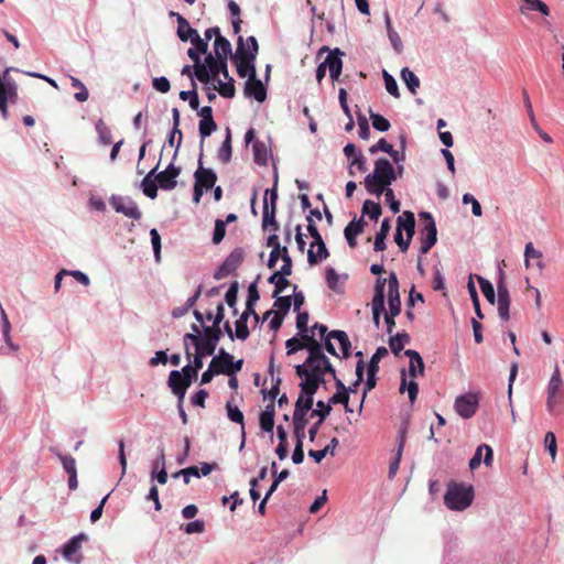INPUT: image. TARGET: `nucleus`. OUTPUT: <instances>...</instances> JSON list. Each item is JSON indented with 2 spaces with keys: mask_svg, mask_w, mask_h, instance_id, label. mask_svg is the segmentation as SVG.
<instances>
[{
  "mask_svg": "<svg viewBox=\"0 0 564 564\" xmlns=\"http://www.w3.org/2000/svg\"><path fill=\"white\" fill-rule=\"evenodd\" d=\"M224 316L225 308L224 305L219 303L216 308L213 326L204 327V332L202 333L200 327L193 324L192 329L194 333L184 336L186 352H189L191 347L195 349V352H215L221 336L219 325Z\"/></svg>",
  "mask_w": 564,
  "mask_h": 564,
  "instance_id": "f257e3e1",
  "label": "nucleus"
},
{
  "mask_svg": "<svg viewBox=\"0 0 564 564\" xmlns=\"http://www.w3.org/2000/svg\"><path fill=\"white\" fill-rule=\"evenodd\" d=\"M388 284V303L389 313L392 316H398L401 312V300L399 293V281L397 274L391 272L389 279L379 278L375 285V295L372 299V315L376 324H379L381 314L386 312L384 307V288Z\"/></svg>",
  "mask_w": 564,
  "mask_h": 564,
  "instance_id": "f03ea898",
  "label": "nucleus"
},
{
  "mask_svg": "<svg viewBox=\"0 0 564 564\" xmlns=\"http://www.w3.org/2000/svg\"><path fill=\"white\" fill-rule=\"evenodd\" d=\"M410 357L408 368L401 370L400 392L406 389L409 400L413 403L419 393V386L415 379L424 373V362L421 355H408Z\"/></svg>",
  "mask_w": 564,
  "mask_h": 564,
  "instance_id": "7ed1b4c3",
  "label": "nucleus"
},
{
  "mask_svg": "<svg viewBox=\"0 0 564 564\" xmlns=\"http://www.w3.org/2000/svg\"><path fill=\"white\" fill-rule=\"evenodd\" d=\"M474 500L473 486L464 484H452L444 495V503L451 510L463 511L467 509Z\"/></svg>",
  "mask_w": 564,
  "mask_h": 564,
  "instance_id": "20e7f679",
  "label": "nucleus"
},
{
  "mask_svg": "<svg viewBox=\"0 0 564 564\" xmlns=\"http://www.w3.org/2000/svg\"><path fill=\"white\" fill-rule=\"evenodd\" d=\"M415 232V218L412 212H404L397 219L394 241L402 252L409 249L412 237Z\"/></svg>",
  "mask_w": 564,
  "mask_h": 564,
  "instance_id": "39448f33",
  "label": "nucleus"
},
{
  "mask_svg": "<svg viewBox=\"0 0 564 564\" xmlns=\"http://www.w3.org/2000/svg\"><path fill=\"white\" fill-rule=\"evenodd\" d=\"M312 373L318 378H323L325 372L335 373L329 360L326 355H308L304 364L296 366V373L299 377L303 375Z\"/></svg>",
  "mask_w": 564,
  "mask_h": 564,
  "instance_id": "423d86ee",
  "label": "nucleus"
},
{
  "mask_svg": "<svg viewBox=\"0 0 564 564\" xmlns=\"http://www.w3.org/2000/svg\"><path fill=\"white\" fill-rule=\"evenodd\" d=\"M235 62L237 63V74L239 77L245 78L253 74L252 70H256L254 67V54L248 53V50L245 46V40L242 36L238 37L237 41V51L236 55L234 56Z\"/></svg>",
  "mask_w": 564,
  "mask_h": 564,
  "instance_id": "0eeeda50",
  "label": "nucleus"
},
{
  "mask_svg": "<svg viewBox=\"0 0 564 564\" xmlns=\"http://www.w3.org/2000/svg\"><path fill=\"white\" fill-rule=\"evenodd\" d=\"M424 227L420 234V253L426 254L437 241V229L432 215L427 212L420 214Z\"/></svg>",
  "mask_w": 564,
  "mask_h": 564,
  "instance_id": "6e6552de",
  "label": "nucleus"
},
{
  "mask_svg": "<svg viewBox=\"0 0 564 564\" xmlns=\"http://www.w3.org/2000/svg\"><path fill=\"white\" fill-rule=\"evenodd\" d=\"M313 402L308 400H304L303 395H299L295 402V409L293 413V426H294V437L303 438L305 437V427L307 424L306 414L312 409Z\"/></svg>",
  "mask_w": 564,
  "mask_h": 564,
  "instance_id": "1a4fd4ad",
  "label": "nucleus"
},
{
  "mask_svg": "<svg viewBox=\"0 0 564 564\" xmlns=\"http://www.w3.org/2000/svg\"><path fill=\"white\" fill-rule=\"evenodd\" d=\"M479 406V395L476 392L460 394L455 399L454 409L463 419H470Z\"/></svg>",
  "mask_w": 564,
  "mask_h": 564,
  "instance_id": "9d476101",
  "label": "nucleus"
},
{
  "mask_svg": "<svg viewBox=\"0 0 564 564\" xmlns=\"http://www.w3.org/2000/svg\"><path fill=\"white\" fill-rule=\"evenodd\" d=\"M366 177L383 185H391L397 180V173L389 160L380 158L375 163L373 172Z\"/></svg>",
  "mask_w": 564,
  "mask_h": 564,
  "instance_id": "9b49d317",
  "label": "nucleus"
},
{
  "mask_svg": "<svg viewBox=\"0 0 564 564\" xmlns=\"http://www.w3.org/2000/svg\"><path fill=\"white\" fill-rule=\"evenodd\" d=\"M109 204L117 213L123 214L129 218L139 220L142 217V213L137 203L130 197L112 195Z\"/></svg>",
  "mask_w": 564,
  "mask_h": 564,
  "instance_id": "f8f14e48",
  "label": "nucleus"
},
{
  "mask_svg": "<svg viewBox=\"0 0 564 564\" xmlns=\"http://www.w3.org/2000/svg\"><path fill=\"white\" fill-rule=\"evenodd\" d=\"M245 260V251L242 248L234 249L221 265L216 270L214 278L221 280L234 273Z\"/></svg>",
  "mask_w": 564,
  "mask_h": 564,
  "instance_id": "ddd939ff",
  "label": "nucleus"
},
{
  "mask_svg": "<svg viewBox=\"0 0 564 564\" xmlns=\"http://www.w3.org/2000/svg\"><path fill=\"white\" fill-rule=\"evenodd\" d=\"M217 373H224L228 376L236 375L242 367L243 360H232V355H215L210 361Z\"/></svg>",
  "mask_w": 564,
  "mask_h": 564,
  "instance_id": "4468645a",
  "label": "nucleus"
},
{
  "mask_svg": "<svg viewBox=\"0 0 564 564\" xmlns=\"http://www.w3.org/2000/svg\"><path fill=\"white\" fill-rule=\"evenodd\" d=\"M181 174V167L175 166L174 164H170L164 171L159 173L155 172V181L158 182L160 188L164 191L174 189L177 185L176 178Z\"/></svg>",
  "mask_w": 564,
  "mask_h": 564,
  "instance_id": "2eb2a0df",
  "label": "nucleus"
},
{
  "mask_svg": "<svg viewBox=\"0 0 564 564\" xmlns=\"http://www.w3.org/2000/svg\"><path fill=\"white\" fill-rule=\"evenodd\" d=\"M88 536L85 533H78L70 538L64 545L62 550L63 557L68 562H74L76 564L80 563L82 556L74 558V555L78 553L82 547V543L87 541Z\"/></svg>",
  "mask_w": 564,
  "mask_h": 564,
  "instance_id": "dca6fc26",
  "label": "nucleus"
},
{
  "mask_svg": "<svg viewBox=\"0 0 564 564\" xmlns=\"http://www.w3.org/2000/svg\"><path fill=\"white\" fill-rule=\"evenodd\" d=\"M202 158L203 152H200L198 160L199 166L194 173L195 185H197L200 188H204L205 191H208L214 187L217 181V175L213 170L205 169L202 166Z\"/></svg>",
  "mask_w": 564,
  "mask_h": 564,
  "instance_id": "f3484780",
  "label": "nucleus"
},
{
  "mask_svg": "<svg viewBox=\"0 0 564 564\" xmlns=\"http://www.w3.org/2000/svg\"><path fill=\"white\" fill-rule=\"evenodd\" d=\"M336 340L341 352H349L351 348V343L348 338V335L344 330H332L326 337V351L327 352H336V347L333 343Z\"/></svg>",
  "mask_w": 564,
  "mask_h": 564,
  "instance_id": "a211bd4d",
  "label": "nucleus"
},
{
  "mask_svg": "<svg viewBox=\"0 0 564 564\" xmlns=\"http://www.w3.org/2000/svg\"><path fill=\"white\" fill-rule=\"evenodd\" d=\"M252 75L246 82L245 95L253 97L257 101L263 102L267 98V90L262 82L257 78L256 70H252Z\"/></svg>",
  "mask_w": 564,
  "mask_h": 564,
  "instance_id": "6ab92c4d",
  "label": "nucleus"
},
{
  "mask_svg": "<svg viewBox=\"0 0 564 564\" xmlns=\"http://www.w3.org/2000/svg\"><path fill=\"white\" fill-rule=\"evenodd\" d=\"M563 386V381L561 378L560 369L557 366H555L554 372L549 381L547 384V400H546V408L549 412H553L555 405H556V394L561 390Z\"/></svg>",
  "mask_w": 564,
  "mask_h": 564,
  "instance_id": "aec40b11",
  "label": "nucleus"
},
{
  "mask_svg": "<svg viewBox=\"0 0 564 564\" xmlns=\"http://www.w3.org/2000/svg\"><path fill=\"white\" fill-rule=\"evenodd\" d=\"M305 343H300L296 338L289 339L286 346L290 348L288 352H295L297 349H303L305 346L308 348V352H323L321 341L315 339L313 336L303 335Z\"/></svg>",
  "mask_w": 564,
  "mask_h": 564,
  "instance_id": "412c9836",
  "label": "nucleus"
},
{
  "mask_svg": "<svg viewBox=\"0 0 564 564\" xmlns=\"http://www.w3.org/2000/svg\"><path fill=\"white\" fill-rule=\"evenodd\" d=\"M304 380L302 381L301 386V394L304 397V400H311L313 401V397L316 393L319 383L324 381V378H318L315 375L307 373L303 375L302 377Z\"/></svg>",
  "mask_w": 564,
  "mask_h": 564,
  "instance_id": "4be33fe9",
  "label": "nucleus"
},
{
  "mask_svg": "<svg viewBox=\"0 0 564 564\" xmlns=\"http://www.w3.org/2000/svg\"><path fill=\"white\" fill-rule=\"evenodd\" d=\"M191 383H187L186 379L178 370L171 371L169 376V387L172 392L177 395L178 400H183L186 393V389Z\"/></svg>",
  "mask_w": 564,
  "mask_h": 564,
  "instance_id": "5701e85b",
  "label": "nucleus"
},
{
  "mask_svg": "<svg viewBox=\"0 0 564 564\" xmlns=\"http://www.w3.org/2000/svg\"><path fill=\"white\" fill-rule=\"evenodd\" d=\"M484 451L486 452L485 453V457H484V464L486 466H491L492 465V462H494V451H492V448L489 445H487V444H481V445H479L476 448V452H475L474 456L469 460V468L471 470H475V469H477L480 466L481 459H482V452Z\"/></svg>",
  "mask_w": 564,
  "mask_h": 564,
  "instance_id": "b1692460",
  "label": "nucleus"
},
{
  "mask_svg": "<svg viewBox=\"0 0 564 564\" xmlns=\"http://www.w3.org/2000/svg\"><path fill=\"white\" fill-rule=\"evenodd\" d=\"M7 86L0 89V112L4 119L9 117L8 101L15 102L18 99V85L8 84Z\"/></svg>",
  "mask_w": 564,
  "mask_h": 564,
  "instance_id": "393cba45",
  "label": "nucleus"
},
{
  "mask_svg": "<svg viewBox=\"0 0 564 564\" xmlns=\"http://www.w3.org/2000/svg\"><path fill=\"white\" fill-rule=\"evenodd\" d=\"M322 52H328V55L325 58V64L329 73L336 74L341 73L343 69V61L340 56L344 54L339 48H335L334 51H329L327 46L321 48L319 54Z\"/></svg>",
  "mask_w": 564,
  "mask_h": 564,
  "instance_id": "a878e982",
  "label": "nucleus"
},
{
  "mask_svg": "<svg viewBox=\"0 0 564 564\" xmlns=\"http://www.w3.org/2000/svg\"><path fill=\"white\" fill-rule=\"evenodd\" d=\"M329 252L326 248L324 240L319 242H312L307 251V261L311 265L318 263L328 258Z\"/></svg>",
  "mask_w": 564,
  "mask_h": 564,
  "instance_id": "bb28decb",
  "label": "nucleus"
},
{
  "mask_svg": "<svg viewBox=\"0 0 564 564\" xmlns=\"http://www.w3.org/2000/svg\"><path fill=\"white\" fill-rule=\"evenodd\" d=\"M365 225H366V223H365L364 218H360L358 220L350 221L346 226V228L344 230V235H345V238L350 248H356V246H357L356 238L358 235H360L364 231Z\"/></svg>",
  "mask_w": 564,
  "mask_h": 564,
  "instance_id": "cd10ccee",
  "label": "nucleus"
},
{
  "mask_svg": "<svg viewBox=\"0 0 564 564\" xmlns=\"http://www.w3.org/2000/svg\"><path fill=\"white\" fill-rule=\"evenodd\" d=\"M170 15L176 17L177 21V36L181 41L186 42L195 36L198 32L193 29L188 21L177 12H171Z\"/></svg>",
  "mask_w": 564,
  "mask_h": 564,
  "instance_id": "c85d7f7f",
  "label": "nucleus"
},
{
  "mask_svg": "<svg viewBox=\"0 0 564 564\" xmlns=\"http://www.w3.org/2000/svg\"><path fill=\"white\" fill-rule=\"evenodd\" d=\"M206 63L209 68V73L213 79L216 78L219 74H223L225 78L229 77V73L227 69V59H221L218 57H214L212 54L206 56Z\"/></svg>",
  "mask_w": 564,
  "mask_h": 564,
  "instance_id": "c756f323",
  "label": "nucleus"
},
{
  "mask_svg": "<svg viewBox=\"0 0 564 564\" xmlns=\"http://www.w3.org/2000/svg\"><path fill=\"white\" fill-rule=\"evenodd\" d=\"M226 411L228 419L234 423L240 424L241 426L242 442L240 448H242L245 445V416L239 408L234 404V398L226 402Z\"/></svg>",
  "mask_w": 564,
  "mask_h": 564,
  "instance_id": "7c9ffc66",
  "label": "nucleus"
},
{
  "mask_svg": "<svg viewBox=\"0 0 564 564\" xmlns=\"http://www.w3.org/2000/svg\"><path fill=\"white\" fill-rule=\"evenodd\" d=\"M275 405L274 402L267 404L265 409L260 413L259 423L263 432L272 433L274 427Z\"/></svg>",
  "mask_w": 564,
  "mask_h": 564,
  "instance_id": "2f4dec72",
  "label": "nucleus"
},
{
  "mask_svg": "<svg viewBox=\"0 0 564 564\" xmlns=\"http://www.w3.org/2000/svg\"><path fill=\"white\" fill-rule=\"evenodd\" d=\"M158 167L152 169L145 177L142 180L141 186L145 196L151 199H154L158 196V182L155 181V175Z\"/></svg>",
  "mask_w": 564,
  "mask_h": 564,
  "instance_id": "473e14b6",
  "label": "nucleus"
},
{
  "mask_svg": "<svg viewBox=\"0 0 564 564\" xmlns=\"http://www.w3.org/2000/svg\"><path fill=\"white\" fill-rule=\"evenodd\" d=\"M254 162L258 165L265 166L270 159V150L262 141L256 140L252 145Z\"/></svg>",
  "mask_w": 564,
  "mask_h": 564,
  "instance_id": "72a5a7b5",
  "label": "nucleus"
},
{
  "mask_svg": "<svg viewBox=\"0 0 564 564\" xmlns=\"http://www.w3.org/2000/svg\"><path fill=\"white\" fill-rule=\"evenodd\" d=\"M390 229V219L384 218L381 223L380 230L377 232L375 238L373 249L376 251H383L387 248L386 238L388 237Z\"/></svg>",
  "mask_w": 564,
  "mask_h": 564,
  "instance_id": "f704fd0d",
  "label": "nucleus"
},
{
  "mask_svg": "<svg viewBox=\"0 0 564 564\" xmlns=\"http://www.w3.org/2000/svg\"><path fill=\"white\" fill-rule=\"evenodd\" d=\"M214 51L216 57L227 59L228 56L231 54V44L226 37H224L223 35H218L215 39Z\"/></svg>",
  "mask_w": 564,
  "mask_h": 564,
  "instance_id": "c9c22d12",
  "label": "nucleus"
},
{
  "mask_svg": "<svg viewBox=\"0 0 564 564\" xmlns=\"http://www.w3.org/2000/svg\"><path fill=\"white\" fill-rule=\"evenodd\" d=\"M276 209L274 206L269 207V203L267 199H263V217H262V226L267 229L269 226L272 227L274 231L279 229V225L275 220Z\"/></svg>",
  "mask_w": 564,
  "mask_h": 564,
  "instance_id": "e433bc0d",
  "label": "nucleus"
},
{
  "mask_svg": "<svg viewBox=\"0 0 564 564\" xmlns=\"http://www.w3.org/2000/svg\"><path fill=\"white\" fill-rule=\"evenodd\" d=\"M524 262H525V265L529 267L530 264V260H536V267L539 268V270H543L544 269V262L542 260L543 258V254L540 250H536L533 246L532 242H528L525 245V248H524Z\"/></svg>",
  "mask_w": 564,
  "mask_h": 564,
  "instance_id": "4c0bfd02",
  "label": "nucleus"
},
{
  "mask_svg": "<svg viewBox=\"0 0 564 564\" xmlns=\"http://www.w3.org/2000/svg\"><path fill=\"white\" fill-rule=\"evenodd\" d=\"M384 22H386V28H387V32H388V37H389L393 48L398 53H400L402 51L403 44H402L401 37L399 36L398 32L392 28L391 18L388 12L384 13Z\"/></svg>",
  "mask_w": 564,
  "mask_h": 564,
  "instance_id": "58836bf2",
  "label": "nucleus"
},
{
  "mask_svg": "<svg viewBox=\"0 0 564 564\" xmlns=\"http://www.w3.org/2000/svg\"><path fill=\"white\" fill-rule=\"evenodd\" d=\"M232 154V148H231V132L230 129H227L226 139L224 140L223 144L220 145L218 150V159L227 164L231 160Z\"/></svg>",
  "mask_w": 564,
  "mask_h": 564,
  "instance_id": "ea45409f",
  "label": "nucleus"
},
{
  "mask_svg": "<svg viewBox=\"0 0 564 564\" xmlns=\"http://www.w3.org/2000/svg\"><path fill=\"white\" fill-rule=\"evenodd\" d=\"M216 129H217V123L215 122L214 118L200 119L199 124H198V131H199V135L202 138L200 149H203L204 139L209 137L214 131H216Z\"/></svg>",
  "mask_w": 564,
  "mask_h": 564,
  "instance_id": "a19ab883",
  "label": "nucleus"
},
{
  "mask_svg": "<svg viewBox=\"0 0 564 564\" xmlns=\"http://www.w3.org/2000/svg\"><path fill=\"white\" fill-rule=\"evenodd\" d=\"M260 299L259 291L257 288V282H253L248 288V299L246 303V311L250 312L256 319L259 318L258 314L254 311V304Z\"/></svg>",
  "mask_w": 564,
  "mask_h": 564,
  "instance_id": "79ce46f5",
  "label": "nucleus"
},
{
  "mask_svg": "<svg viewBox=\"0 0 564 564\" xmlns=\"http://www.w3.org/2000/svg\"><path fill=\"white\" fill-rule=\"evenodd\" d=\"M191 85H192V90H188V91H185V90H182L180 93V98L182 100H187L189 101V107L193 109V110H197L198 107H199V99H198V94H197V85L195 83V80L192 78L191 79Z\"/></svg>",
  "mask_w": 564,
  "mask_h": 564,
  "instance_id": "37998d69",
  "label": "nucleus"
},
{
  "mask_svg": "<svg viewBox=\"0 0 564 564\" xmlns=\"http://www.w3.org/2000/svg\"><path fill=\"white\" fill-rule=\"evenodd\" d=\"M251 314L248 311H245L241 316L236 321V337L240 340H245L249 336V329L247 326V321Z\"/></svg>",
  "mask_w": 564,
  "mask_h": 564,
  "instance_id": "c03bdc74",
  "label": "nucleus"
},
{
  "mask_svg": "<svg viewBox=\"0 0 564 564\" xmlns=\"http://www.w3.org/2000/svg\"><path fill=\"white\" fill-rule=\"evenodd\" d=\"M401 78L405 83V85L408 86L410 91L412 94H415L416 89L420 86V79L417 78V76L412 70H410L408 67H404L401 70Z\"/></svg>",
  "mask_w": 564,
  "mask_h": 564,
  "instance_id": "a18cd8bd",
  "label": "nucleus"
},
{
  "mask_svg": "<svg viewBox=\"0 0 564 564\" xmlns=\"http://www.w3.org/2000/svg\"><path fill=\"white\" fill-rule=\"evenodd\" d=\"M96 131L98 133L99 141L102 144L108 145V144L112 143L111 130L105 123V121L102 119H98L97 120V122H96Z\"/></svg>",
  "mask_w": 564,
  "mask_h": 564,
  "instance_id": "49530a36",
  "label": "nucleus"
},
{
  "mask_svg": "<svg viewBox=\"0 0 564 564\" xmlns=\"http://www.w3.org/2000/svg\"><path fill=\"white\" fill-rule=\"evenodd\" d=\"M194 75L200 83H204L206 85H208L213 79L206 61L204 63L199 62L197 64H194Z\"/></svg>",
  "mask_w": 564,
  "mask_h": 564,
  "instance_id": "de8ad7c7",
  "label": "nucleus"
},
{
  "mask_svg": "<svg viewBox=\"0 0 564 564\" xmlns=\"http://www.w3.org/2000/svg\"><path fill=\"white\" fill-rule=\"evenodd\" d=\"M275 299L273 307L275 308V313L282 314L285 316L290 311L292 305V297L290 295L286 296H273Z\"/></svg>",
  "mask_w": 564,
  "mask_h": 564,
  "instance_id": "09e8293b",
  "label": "nucleus"
},
{
  "mask_svg": "<svg viewBox=\"0 0 564 564\" xmlns=\"http://www.w3.org/2000/svg\"><path fill=\"white\" fill-rule=\"evenodd\" d=\"M410 336L406 333L397 334L390 337V349L391 352H400L406 343H409Z\"/></svg>",
  "mask_w": 564,
  "mask_h": 564,
  "instance_id": "8fccbe9b",
  "label": "nucleus"
},
{
  "mask_svg": "<svg viewBox=\"0 0 564 564\" xmlns=\"http://www.w3.org/2000/svg\"><path fill=\"white\" fill-rule=\"evenodd\" d=\"M365 187L366 189L376 196H381L382 194L386 195L388 188H390V185H383L381 183H378L376 181H371L370 178L365 177Z\"/></svg>",
  "mask_w": 564,
  "mask_h": 564,
  "instance_id": "3c124183",
  "label": "nucleus"
},
{
  "mask_svg": "<svg viewBox=\"0 0 564 564\" xmlns=\"http://www.w3.org/2000/svg\"><path fill=\"white\" fill-rule=\"evenodd\" d=\"M478 282H479L480 290H481L484 296L486 297V300L490 304H494L495 300H496V294H495L492 284L482 276H478Z\"/></svg>",
  "mask_w": 564,
  "mask_h": 564,
  "instance_id": "603ef678",
  "label": "nucleus"
},
{
  "mask_svg": "<svg viewBox=\"0 0 564 564\" xmlns=\"http://www.w3.org/2000/svg\"><path fill=\"white\" fill-rule=\"evenodd\" d=\"M362 213L369 215L371 219L377 220L380 217L382 209L380 204L367 199L362 205Z\"/></svg>",
  "mask_w": 564,
  "mask_h": 564,
  "instance_id": "864d4df0",
  "label": "nucleus"
},
{
  "mask_svg": "<svg viewBox=\"0 0 564 564\" xmlns=\"http://www.w3.org/2000/svg\"><path fill=\"white\" fill-rule=\"evenodd\" d=\"M70 84L73 88H76V90H79L75 94V99L79 102H84L88 99V90L85 87V85L76 77L70 76Z\"/></svg>",
  "mask_w": 564,
  "mask_h": 564,
  "instance_id": "5fc2aeb1",
  "label": "nucleus"
},
{
  "mask_svg": "<svg viewBox=\"0 0 564 564\" xmlns=\"http://www.w3.org/2000/svg\"><path fill=\"white\" fill-rule=\"evenodd\" d=\"M467 289H468V292L470 294V297H471V301H473V304H474L475 312H476L477 316L479 318H484V315H482V313L480 311V303H479L478 293H477L476 286L474 284V281H473V275L469 276V281L467 283Z\"/></svg>",
  "mask_w": 564,
  "mask_h": 564,
  "instance_id": "6e6d98bb",
  "label": "nucleus"
},
{
  "mask_svg": "<svg viewBox=\"0 0 564 564\" xmlns=\"http://www.w3.org/2000/svg\"><path fill=\"white\" fill-rule=\"evenodd\" d=\"M332 411V406L330 404H326L325 402L323 401H317L316 403V409H314L311 413V417L313 416H318V421L319 422H324L326 420V417L329 415Z\"/></svg>",
  "mask_w": 564,
  "mask_h": 564,
  "instance_id": "4d7b16f0",
  "label": "nucleus"
},
{
  "mask_svg": "<svg viewBox=\"0 0 564 564\" xmlns=\"http://www.w3.org/2000/svg\"><path fill=\"white\" fill-rule=\"evenodd\" d=\"M228 83H225V85H221V87H216L215 84H213V89H217V91L220 94V96L225 98H232L236 94V88L234 85V79L229 76Z\"/></svg>",
  "mask_w": 564,
  "mask_h": 564,
  "instance_id": "13d9d810",
  "label": "nucleus"
},
{
  "mask_svg": "<svg viewBox=\"0 0 564 564\" xmlns=\"http://www.w3.org/2000/svg\"><path fill=\"white\" fill-rule=\"evenodd\" d=\"M370 119L372 121V127L381 132L388 131L390 128V122L388 119L382 117L381 115L370 112Z\"/></svg>",
  "mask_w": 564,
  "mask_h": 564,
  "instance_id": "bf43d9fd",
  "label": "nucleus"
},
{
  "mask_svg": "<svg viewBox=\"0 0 564 564\" xmlns=\"http://www.w3.org/2000/svg\"><path fill=\"white\" fill-rule=\"evenodd\" d=\"M544 446L550 453L552 460H555L557 453L556 437L553 432H547L544 437Z\"/></svg>",
  "mask_w": 564,
  "mask_h": 564,
  "instance_id": "052dcab7",
  "label": "nucleus"
},
{
  "mask_svg": "<svg viewBox=\"0 0 564 564\" xmlns=\"http://www.w3.org/2000/svg\"><path fill=\"white\" fill-rule=\"evenodd\" d=\"M383 78H384V84H386L387 91L390 95H392L393 97L399 98L400 97V93H399V87H398V84H397L395 79L390 74H388L387 72H383Z\"/></svg>",
  "mask_w": 564,
  "mask_h": 564,
  "instance_id": "680f3d73",
  "label": "nucleus"
},
{
  "mask_svg": "<svg viewBox=\"0 0 564 564\" xmlns=\"http://www.w3.org/2000/svg\"><path fill=\"white\" fill-rule=\"evenodd\" d=\"M463 204H465V205L470 204L471 213L476 217L481 216V214H482L481 206H480L479 202L471 194L466 193L463 195Z\"/></svg>",
  "mask_w": 564,
  "mask_h": 564,
  "instance_id": "e2e57ef3",
  "label": "nucleus"
},
{
  "mask_svg": "<svg viewBox=\"0 0 564 564\" xmlns=\"http://www.w3.org/2000/svg\"><path fill=\"white\" fill-rule=\"evenodd\" d=\"M354 166H356L362 173L367 171L366 158L361 152H358V154H356V156L350 162L349 174L351 176L355 175Z\"/></svg>",
  "mask_w": 564,
  "mask_h": 564,
  "instance_id": "0e129e2a",
  "label": "nucleus"
},
{
  "mask_svg": "<svg viewBox=\"0 0 564 564\" xmlns=\"http://www.w3.org/2000/svg\"><path fill=\"white\" fill-rule=\"evenodd\" d=\"M57 456L61 459L63 468L67 473V475H72V474H76L77 473L76 462H75V459L70 455L58 454Z\"/></svg>",
  "mask_w": 564,
  "mask_h": 564,
  "instance_id": "69168bd1",
  "label": "nucleus"
},
{
  "mask_svg": "<svg viewBox=\"0 0 564 564\" xmlns=\"http://www.w3.org/2000/svg\"><path fill=\"white\" fill-rule=\"evenodd\" d=\"M523 1L527 3V9L532 10V11H539L543 15L550 14L549 7L543 1H541V0H523Z\"/></svg>",
  "mask_w": 564,
  "mask_h": 564,
  "instance_id": "338daca9",
  "label": "nucleus"
},
{
  "mask_svg": "<svg viewBox=\"0 0 564 564\" xmlns=\"http://www.w3.org/2000/svg\"><path fill=\"white\" fill-rule=\"evenodd\" d=\"M226 235V223L221 219L215 221V230L213 235V242L218 245Z\"/></svg>",
  "mask_w": 564,
  "mask_h": 564,
  "instance_id": "774afa93",
  "label": "nucleus"
}]
</instances>
